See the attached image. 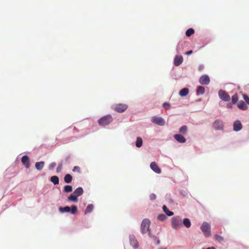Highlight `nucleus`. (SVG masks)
I'll list each match as a JSON object with an SVG mask.
<instances>
[{
	"label": "nucleus",
	"mask_w": 249,
	"mask_h": 249,
	"mask_svg": "<svg viewBox=\"0 0 249 249\" xmlns=\"http://www.w3.org/2000/svg\"><path fill=\"white\" fill-rule=\"evenodd\" d=\"M172 227L173 229L180 228L182 226V220L179 217H174L172 218Z\"/></svg>",
	"instance_id": "nucleus-1"
},
{
	"label": "nucleus",
	"mask_w": 249,
	"mask_h": 249,
	"mask_svg": "<svg viewBox=\"0 0 249 249\" xmlns=\"http://www.w3.org/2000/svg\"><path fill=\"white\" fill-rule=\"evenodd\" d=\"M112 121V117L111 115H108L103 117L98 121L100 125L105 126L109 124Z\"/></svg>",
	"instance_id": "nucleus-2"
},
{
	"label": "nucleus",
	"mask_w": 249,
	"mask_h": 249,
	"mask_svg": "<svg viewBox=\"0 0 249 249\" xmlns=\"http://www.w3.org/2000/svg\"><path fill=\"white\" fill-rule=\"evenodd\" d=\"M150 225V221L149 219H144L142 220L141 226V232L142 234H144L149 231Z\"/></svg>",
	"instance_id": "nucleus-3"
},
{
	"label": "nucleus",
	"mask_w": 249,
	"mask_h": 249,
	"mask_svg": "<svg viewBox=\"0 0 249 249\" xmlns=\"http://www.w3.org/2000/svg\"><path fill=\"white\" fill-rule=\"evenodd\" d=\"M59 211L61 213H69L70 212L72 214H75L77 212V208L76 206L73 205L71 209L69 206H66L64 207H59Z\"/></svg>",
	"instance_id": "nucleus-4"
},
{
	"label": "nucleus",
	"mask_w": 249,
	"mask_h": 249,
	"mask_svg": "<svg viewBox=\"0 0 249 249\" xmlns=\"http://www.w3.org/2000/svg\"><path fill=\"white\" fill-rule=\"evenodd\" d=\"M200 229L206 236H209L211 235V226L210 224L204 222L200 227Z\"/></svg>",
	"instance_id": "nucleus-5"
},
{
	"label": "nucleus",
	"mask_w": 249,
	"mask_h": 249,
	"mask_svg": "<svg viewBox=\"0 0 249 249\" xmlns=\"http://www.w3.org/2000/svg\"><path fill=\"white\" fill-rule=\"evenodd\" d=\"M218 95L220 98L224 101H229L230 96L224 90H220L218 92Z\"/></svg>",
	"instance_id": "nucleus-6"
},
{
	"label": "nucleus",
	"mask_w": 249,
	"mask_h": 249,
	"mask_svg": "<svg viewBox=\"0 0 249 249\" xmlns=\"http://www.w3.org/2000/svg\"><path fill=\"white\" fill-rule=\"evenodd\" d=\"M128 106L126 104H119L115 105L114 110L118 112H123L127 109Z\"/></svg>",
	"instance_id": "nucleus-7"
},
{
	"label": "nucleus",
	"mask_w": 249,
	"mask_h": 249,
	"mask_svg": "<svg viewBox=\"0 0 249 249\" xmlns=\"http://www.w3.org/2000/svg\"><path fill=\"white\" fill-rule=\"evenodd\" d=\"M151 121L152 123L157 125L162 126L165 124V121L160 117H154L152 118Z\"/></svg>",
	"instance_id": "nucleus-8"
},
{
	"label": "nucleus",
	"mask_w": 249,
	"mask_h": 249,
	"mask_svg": "<svg viewBox=\"0 0 249 249\" xmlns=\"http://www.w3.org/2000/svg\"><path fill=\"white\" fill-rule=\"evenodd\" d=\"M210 78L207 75L201 76L199 79V82L201 85H207L210 83Z\"/></svg>",
	"instance_id": "nucleus-9"
},
{
	"label": "nucleus",
	"mask_w": 249,
	"mask_h": 249,
	"mask_svg": "<svg viewBox=\"0 0 249 249\" xmlns=\"http://www.w3.org/2000/svg\"><path fill=\"white\" fill-rule=\"evenodd\" d=\"M213 127L215 130H222L224 127L223 123L221 120H216L213 124Z\"/></svg>",
	"instance_id": "nucleus-10"
},
{
	"label": "nucleus",
	"mask_w": 249,
	"mask_h": 249,
	"mask_svg": "<svg viewBox=\"0 0 249 249\" xmlns=\"http://www.w3.org/2000/svg\"><path fill=\"white\" fill-rule=\"evenodd\" d=\"M242 124L240 121L236 120L234 122L233 125V130L235 131H238L242 129Z\"/></svg>",
	"instance_id": "nucleus-11"
},
{
	"label": "nucleus",
	"mask_w": 249,
	"mask_h": 249,
	"mask_svg": "<svg viewBox=\"0 0 249 249\" xmlns=\"http://www.w3.org/2000/svg\"><path fill=\"white\" fill-rule=\"evenodd\" d=\"M21 162L26 168H29L30 160L29 157L25 155L22 157Z\"/></svg>",
	"instance_id": "nucleus-12"
},
{
	"label": "nucleus",
	"mask_w": 249,
	"mask_h": 249,
	"mask_svg": "<svg viewBox=\"0 0 249 249\" xmlns=\"http://www.w3.org/2000/svg\"><path fill=\"white\" fill-rule=\"evenodd\" d=\"M150 168L156 173L160 174L161 173L160 169L158 167L156 163L154 161L150 163Z\"/></svg>",
	"instance_id": "nucleus-13"
},
{
	"label": "nucleus",
	"mask_w": 249,
	"mask_h": 249,
	"mask_svg": "<svg viewBox=\"0 0 249 249\" xmlns=\"http://www.w3.org/2000/svg\"><path fill=\"white\" fill-rule=\"evenodd\" d=\"M129 240L130 244L134 248H137L138 247V243L134 235H130L129 236Z\"/></svg>",
	"instance_id": "nucleus-14"
},
{
	"label": "nucleus",
	"mask_w": 249,
	"mask_h": 249,
	"mask_svg": "<svg viewBox=\"0 0 249 249\" xmlns=\"http://www.w3.org/2000/svg\"><path fill=\"white\" fill-rule=\"evenodd\" d=\"M183 62V57L181 55L176 56L174 59V65L176 66L180 65Z\"/></svg>",
	"instance_id": "nucleus-15"
},
{
	"label": "nucleus",
	"mask_w": 249,
	"mask_h": 249,
	"mask_svg": "<svg viewBox=\"0 0 249 249\" xmlns=\"http://www.w3.org/2000/svg\"><path fill=\"white\" fill-rule=\"evenodd\" d=\"M175 139L179 142L184 143L186 142V139L180 134H176L174 135Z\"/></svg>",
	"instance_id": "nucleus-16"
},
{
	"label": "nucleus",
	"mask_w": 249,
	"mask_h": 249,
	"mask_svg": "<svg viewBox=\"0 0 249 249\" xmlns=\"http://www.w3.org/2000/svg\"><path fill=\"white\" fill-rule=\"evenodd\" d=\"M238 107L243 110H246L248 108L247 105L243 101H240L237 104Z\"/></svg>",
	"instance_id": "nucleus-17"
},
{
	"label": "nucleus",
	"mask_w": 249,
	"mask_h": 249,
	"mask_svg": "<svg viewBox=\"0 0 249 249\" xmlns=\"http://www.w3.org/2000/svg\"><path fill=\"white\" fill-rule=\"evenodd\" d=\"M83 190L82 188L80 187L76 188L73 192V194L75 195H76L77 197L82 195L83 194Z\"/></svg>",
	"instance_id": "nucleus-18"
},
{
	"label": "nucleus",
	"mask_w": 249,
	"mask_h": 249,
	"mask_svg": "<svg viewBox=\"0 0 249 249\" xmlns=\"http://www.w3.org/2000/svg\"><path fill=\"white\" fill-rule=\"evenodd\" d=\"M189 93V89L188 88H183L179 92V95L181 97L187 96Z\"/></svg>",
	"instance_id": "nucleus-19"
},
{
	"label": "nucleus",
	"mask_w": 249,
	"mask_h": 249,
	"mask_svg": "<svg viewBox=\"0 0 249 249\" xmlns=\"http://www.w3.org/2000/svg\"><path fill=\"white\" fill-rule=\"evenodd\" d=\"M44 164L45 163L43 161L36 162L35 164L36 169L39 171L41 170L44 166Z\"/></svg>",
	"instance_id": "nucleus-20"
},
{
	"label": "nucleus",
	"mask_w": 249,
	"mask_h": 249,
	"mask_svg": "<svg viewBox=\"0 0 249 249\" xmlns=\"http://www.w3.org/2000/svg\"><path fill=\"white\" fill-rule=\"evenodd\" d=\"M78 197L75 195L73 193L71 194L68 197V200L73 201L74 202H77L78 201Z\"/></svg>",
	"instance_id": "nucleus-21"
},
{
	"label": "nucleus",
	"mask_w": 249,
	"mask_h": 249,
	"mask_svg": "<svg viewBox=\"0 0 249 249\" xmlns=\"http://www.w3.org/2000/svg\"><path fill=\"white\" fill-rule=\"evenodd\" d=\"M64 180L67 183H71L72 180V177L69 174H66L64 177Z\"/></svg>",
	"instance_id": "nucleus-22"
},
{
	"label": "nucleus",
	"mask_w": 249,
	"mask_h": 249,
	"mask_svg": "<svg viewBox=\"0 0 249 249\" xmlns=\"http://www.w3.org/2000/svg\"><path fill=\"white\" fill-rule=\"evenodd\" d=\"M163 212L168 215L172 216L174 214L173 212L170 211L165 205H163L162 207Z\"/></svg>",
	"instance_id": "nucleus-23"
},
{
	"label": "nucleus",
	"mask_w": 249,
	"mask_h": 249,
	"mask_svg": "<svg viewBox=\"0 0 249 249\" xmlns=\"http://www.w3.org/2000/svg\"><path fill=\"white\" fill-rule=\"evenodd\" d=\"M182 223L187 228H190L191 226L190 220L187 218L183 219Z\"/></svg>",
	"instance_id": "nucleus-24"
},
{
	"label": "nucleus",
	"mask_w": 249,
	"mask_h": 249,
	"mask_svg": "<svg viewBox=\"0 0 249 249\" xmlns=\"http://www.w3.org/2000/svg\"><path fill=\"white\" fill-rule=\"evenodd\" d=\"M205 92V89L202 86H198L196 90V94L197 95L203 94Z\"/></svg>",
	"instance_id": "nucleus-25"
},
{
	"label": "nucleus",
	"mask_w": 249,
	"mask_h": 249,
	"mask_svg": "<svg viewBox=\"0 0 249 249\" xmlns=\"http://www.w3.org/2000/svg\"><path fill=\"white\" fill-rule=\"evenodd\" d=\"M51 181L54 184L57 185L59 184V178L57 176H54L51 178Z\"/></svg>",
	"instance_id": "nucleus-26"
},
{
	"label": "nucleus",
	"mask_w": 249,
	"mask_h": 249,
	"mask_svg": "<svg viewBox=\"0 0 249 249\" xmlns=\"http://www.w3.org/2000/svg\"><path fill=\"white\" fill-rule=\"evenodd\" d=\"M94 206L92 204H89L86 208V209L85 212V214H87L88 213H90L93 210Z\"/></svg>",
	"instance_id": "nucleus-27"
},
{
	"label": "nucleus",
	"mask_w": 249,
	"mask_h": 249,
	"mask_svg": "<svg viewBox=\"0 0 249 249\" xmlns=\"http://www.w3.org/2000/svg\"><path fill=\"white\" fill-rule=\"evenodd\" d=\"M187 130H188V127L186 125H183L182 126H181L179 130V132L180 133H182L183 134H186L187 132Z\"/></svg>",
	"instance_id": "nucleus-28"
},
{
	"label": "nucleus",
	"mask_w": 249,
	"mask_h": 249,
	"mask_svg": "<svg viewBox=\"0 0 249 249\" xmlns=\"http://www.w3.org/2000/svg\"><path fill=\"white\" fill-rule=\"evenodd\" d=\"M142 145V140L140 137H138L137 138V141L136 142V145L137 147H141Z\"/></svg>",
	"instance_id": "nucleus-29"
},
{
	"label": "nucleus",
	"mask_w": 249,
	"mask_h": 249,
	"mask_svg": "<svg viewBox=\"0 0 249 249\" xmlns=\"http://www.w3.org/2000/svg\"><path fill=\"white\" fill-rule=\"evenodd\" d=\"M63 191L65 193H70L72 191V187L71 185H65Z\"/></svg>",
	"instance_id": "nucleus-30"
},
{
	"label": "nucleus",
	"mask_w": 249,
	"mask_h": 249,
	"mask_svg": "<svg viewBox=\"0 0 249 249\" xmlns=\"http://www.w3.org/2000/svg\"><path fill=\"white\" fill-rule=\"evenodd\" d=\"M194 30L192 28H190L189 29H188L186 31V36H190L191 35H192L193 34H194Z\"/></svg>",
	"instance_id": "nucleus-31"
},
{
	"label": "nucleus",
	"mask_w": 249,
	"mask_h": 249,
	"mask_svg": "<svg viewBox=\"0 0 249 249\" xmlns=\"http://www.w3.org/2000/svg\"><path fill=\"white\" fill-rule=\"evenodd\" d=\"M166 218V216L164 214H159L158 216V219L161 221H163L165 220Z\"/></svg>",
	"instance_id": "nucleus-32"
},
{
	"label": "nucleus",
	"mask_w": 249,
	"mask_h": 249,
	"mask_svg": "<svg viewBox=\"0 0 249 249\" xmlns=\"http://www.w3.org/2000/svg\"><path fill=\"white\" fill-rule=\"evenodd\" d=\"M238 100V95L237 94H234L232 97H231V100H232V104H235L237 101Z\"/></svg>",
	"instance_id": "nucleus-33"
},
{
	"label": "nucleus",
	"mask_w": 249,
	"mask_h": 249,
	"mask_svg": "<svg viewBox=\"0 0 249 249\" xmlns=\"http://www.w3.org/2000/svg\"><path fill=\"white\" fill-rule=\"evenodd\" d=\"M62 167H63V163L62 162L60 163L58 165V166H57V169H56L57 173H60L62 169Z\"/></svg>",
	"instance_id": "nucleus-34"
},
{
	"label": "nucleus",
	"mask_w": 249,
	"mask_h": 249,
	"mask_svg": "<svg viewBox=\"0 0 249 249\" xmlns=\"http://www.w3.org/2000/svg\"><path fill=\"white\" fill-rule=\"evenodd\" d=\"M243 99H244V100L246 101V102L249 105V97L246 95V94H243Z\"/></svg>",
	"instance_id": "nucleus-35"
},
{
	"label": "nucleus",
	"mask_w": 249,
	"mask_h": 249,
	"mask_svg": "<svg viewBox=\"0 0 249 249\" xmlns=\"http://www.w3.org/2000/svg\"><path fill=\"white\" fill-rule=\"evenodd\" d=\"M215 239L219 242H222V241H223V240H224V238L223 237L218 235H215Z\"/></svg>",
	"instance_id": "nucleus-36"
},
{
	"label": "nucleus",
	"mask_w": 249,
	"mask_h": 249,
	"mask_svg": "<svg viewBox=\"0 0 249 249\" xmlns=\"http://www.w3.org/2000/svg\"><path fill=\"white\" fill-rule=\"evenodd\" d=\"M163 107L166 109H169L170 108V105L169 103H164L163 105Z\"/></svg>",
	"instance_id": "nucleus-37"
},
{
	"label": "nucleus",
	"mask_w": 249,
	"mask_h": 249,
	"mask_svg": "<svg viewBox=\"0 0 249 249\" xmlns=\"http://www.w3.org/2000/svg\"><path fill=\"white\" fill-rule=\"evenodd\" d=\"M56 166L55 162H52L49 165V169L53 170Z\"/></svg>",
	"instance_id": "nucleus-38"
},
{
	"label": "nucleus",
	"mask_w": 249,
	"mask_h": 249,
	"mask_svg": "<svg viewBox=\"0 0 249 249\" xmlns=\"http://www.w3.org/2000/svg\"><path fill=\"white\" fill-rule=\"evenodd\" d=\"M149 198L151 200H155L156 198V196L154 194H151L149 196Z\"/></svg>",
	"instance_id": "nucleus-39"
},
{
	"label": "nucleus",
	"mask_w": 249,
	"mask_h": 249,
	"mask_svg": "<svg viewBox=\"0 0 249 249\" xmlns=\"http://www.w3.org/2000/svg\"><path fill=\"white\" fill-rule=\"evenodd\" d=\"M72 171L73 172H80V168L79 166H75L74 167Z\"/></svg>",
	"instance_id": "nucleus-40"
},
{
	"label": "nucleus",
	"mask_w": 249,
	"mask_h": 249,
	"mask_svg": "<svg viewBox=\"0 0 249 249\" xmlns=\"http://www.w3.org/2000/svg\"><path fill=\"white\" fill-rule=\"evenodd\" d=\"M204 69V66L202 64L199 65L198 67V70L199 71H201Z\"/></svg>",
	"instance_id": "nucleus-41"
},
{
	"label": "nucleus",
	"mask_w": 249,
	"mask_h": 249,
	"mask_svg": "<svg viewBox=\"0 0 249 249\" xmlns=\"http://www.w3.org/2000/svg\"><path fill=\"white\" fill-rule=\"evenodd\" d=\"M227 107L228 108H231L232 107V104L229 103L227 104Z\"/></svg>",
	"instance_id": "nucleus-42"
},
{
	"label": "nucleus",
	"mask_w": 249,
	"mask_h": 249,
	"mask_svg": "<svg viewBox=\"0 0 249 249\" xmlns=\"http://www.w3.org/2000/svg\"><path fill=\"white\" fill-rule=\"evenodd\" d=\"M193 53V51L192 50L189 51L186 53V54L187 55H190Z\"/></svg>",
	"instance_id": "nucleus-43"
}]
</instances>
